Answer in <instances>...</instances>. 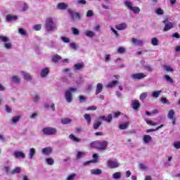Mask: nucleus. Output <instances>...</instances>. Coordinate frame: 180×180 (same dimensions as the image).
<instances>
[{
    "mask_svg": "<svg viewBox=\"0 0 180 180\" xmlns=\"http://www.w3.org/2000/svg\"><path fill=\"white\" fill-rule=\"evenodd\" d=\"M45 29L46 32H56V30H57V25L54 22L53 18H46L45 22Z\"/></svg>",
    "mask_w": 180,
    "mask_h": 180,
    "instance_id": "obj_1",
    "label": "nucleus"
},
{
    "mask_svg": "<svg viewBox=\"0 0 180 180\" xmlns=\"http://www.w3.org/2000/svg\"><path fill=\"white\" fill-rule=\"evenodd\" d=\"M77 89L75 87H70L65 92V99L66 101H68L69 103H71L72 102V94L74 92H77Z\"/></svg>",
    "mask_w": 180,
    "mask_h": 180,
    "instance_id": "obj_2",
    "label": "nucleus"
},
{
    "mask_svg": "<svg viewBox=\"0 0 180 180\" xmlns=\"http://www.w3.org/2000/svg\"><path fill=\"white\" fill-rule=\"evenodd\" d=\"M10 40L11 39H9V37L0 35V41H3L4 43V47L6 49V50L12 49L13 44L12 43L9 42Z\"/></svg>",
    "mask_w": 180,
    "mask_h": 180,
    "instance_id": "obj_3",
    "label": "nucleus"
},
{
    "mask_svg": "<svg viewBox=\"0 0 180 180\" xmlns=\"http://www.w3.org/2000/svg\"><path fill=\"white\" fill-rule=\"evenodd\" d=\"M42 132L45 136H56L57 134V129L54 127H45L42 129Z\"/></svg>",
    "mask_w": 180,
    "mask_h": 180,
    "instance_id": "obj_4",
    "label": "nucleus"
},
{
    "mask_svg": "<svg viewBox=\"0 0 180 180\" xmlns=\"http://www.w3.org/2000/svg\"><path fill=\"white\" fill-rule=\"evenodd\" d=\"M68 12L72 22H75V20H79V19H81V15L73 9L69 8L68 9Z\"/></svg>",
    "mask_w": 180,
    "mask_h": 180,
    "instance_id": "obj_5",
    "label": "nucleus"
},
{
    "mask_svg": "<svg viewBox=\"0 0 180 180\" xmlns=\"http://www.w3.org/2000/svg\"><path fill=\"white\" fill-rule=\"evenodd\" d=\"M125 6H127V9L131 11L134 13H140V8L138 6H133V4L130 1H125L124 2Z\"/></svg>",
    "mask_w": 180,
    "mask_h": 180,
    "instance_id": "obj_6",
    "label": "nucleus"
},
{
    "mask_svg": "<svg viewBox=\"0 0 180 180\" xmlns=\"http://www.w3.org/2000/svg\"><path fill=\"white\" fill-rule=\"evenodd\" d=\"M107 167L110 169H114L115 168H119L120 167V163L110 159L107 161Z\"/></svg>",
    "mask_w": 180,
    "mask_h": 180,
    "instance_id": "obj_7",
    "label": "nucleus"
},
{
    "mask_svg": "<svg viewBox=\"0 0 180 180\" xmlns=\"http://www.w3.org/2000/svg\"><path fill=\"white\" fill-rule=\"evenodd\" d=\"M108 143L106 141H98L97 150L98 151H105L108 148Z\"/></svg>",
    "mask_w": 180,
    "mask_h": 180,
    "instance_id": "obj_8",
    "label": "nucleus"
},
{
    "mask_svg": "<svg viewBox=\"0 0 180 180\" xmlns=\"http://www.w3.org/2000/svg\"><path fill=\"white\" fill-rule=\"evenodd\" d=\"M162 22L165 25L163 29L164 32H168V30H171V29L174 27V24L172 22H168V20H164Z\"/></svg>",
    "mask_w": 180,
    "mask_h": 180,
    "instance_id": "obj_9",
    "label": "nucleus"
},
{
    "mask_svg": "<svg viewBox=\"0 0 180 180\" xmlns=\"http://www.w3.org/2000/svg\"><path fill=\"white\" fill-rule=\"evenodd\" d=\"M21 74L23 76L24 79L27 82H30L31 81H33V76H32L30 73L27 72L22 71Z\"/></svg>",
    "mask_w": 180,
    "mask_h": 180,
    "instance_id": "obj_10",
    "label": "nucleus"
},
{
    "mask_svg": "<svg viewBox=\"0 0 180 180\" xmlns=\"http://www.w3.org/2000/svg\"><path fill=\"white\" fill-rule=\"evenodd\" d=\"M13 156L15 157V158H26V155L25 153L20 150H15L13 153Z\"/></svg>",
    "mask_w": 180,
    "mask_h": 180,
    "instance_id": "obj_11",
    "label": "nucleus"
},
{
    "mask_svg": "<svg viewBox=\"0 0 180 180\" xmlns=\"http://www.w3.org/2000/svg\"><path fill=\"white\" fill-rule=\"evenodd\" d=\"M146 75L144 73H135L131 75L132 79H143Z\"/></svg>",
    "mask_w": 180,
    "mask_h": 180,
    "instance_id": "obj_12",
    "label": "nucleus"
},
{
    "mask_svg": "<svg viewBox=\"0 0 180 180\" xmlns=\"http://www.w3.org/2000/svg\"><path fill=\"white\" fill-rule=\"evenodd\" d=\"M113 119V116L112 115V114H108V118L106 117V116L103 115L98 117V120H104V122H108V123H110V122H112Z\"/></svg>",
    "mask_w": 180,
    "mask_h": 180,
    "instance_id": "obj_13",
    "label": "nucleus"
},
{
    "mask_svg": "<svg viewBox=\"0 0 180 180\" xmlns=\"http://www.w3.org/2000/svg\"><path fill=\"white\" fill-rule=\"evenodd\" d=\"M131 41L134 46H139V47H143L144 41L141 39H137L136 38H131Z\"/></svg>",
    "mask_w": 180,
    "mask_h": 180,
    "instance_id": "obj_14",
    "label": "nucleus"
},
{
    "mask_svg": "<svg viewBox=\"0 0 180 180\" xmlns=\"http://www.w3.org/2000/svg\"><path fill=\"white\" fill-rule=\"evenodd\" d=\"M18 15H13L12 14H8L6 18V22H15L18 20Z\"/></svg>",
    "mask_w": 180,
    "mask_h": 180,
    "instance_id": "obj_15",
    "label": "nucleus"
},
{
    "mask_svg": "<svg viewBox=\"0 0 180 180\" xmlns=\"http://www.w3.org/2000/svg\"><path fill=\"white\" fill-rule=\"evenodd\" d=\"M41 153L42 154H44V155H50V154L53 153V148L51 147L44 148L41 150Z\"/></svg>",
    "mask_w": 180,
    "mask_h": 180,
    "instance_id": "obj_16",
    "label": "nucleus"
},
{
    "mask_svg": "<svg viewBox=\"0 0 180 180\" xmlns=\"http://www.w3.org/2000/svg\"><path fill=\"white\" fill-rule=\"evenodd\" d=\"M50 72V69L49 68H44L41 70L40 75L41 78H46Z\"/></svg>",
    "mask_w": 180,
    "mask_h": 180,
    "instance_id": "obj_17",
    "label": "nucleus"
},
{
    "mask_svg": "<svg viewBox=\"0 0 180 180\" xmlns=\"http://www.w3.org/2000/svg\"><path fill=\"white\" fill-rule=\"evenodd\" d=\"M57 9H59L60 11H65V9H68V4L62 2V3H59L57 6H56Z\"/></svg>",
    "mask_w": 180,
    "mask_h": 180,
    "instance_id": "obj_18",
    "label": "nucleus"
},
{
    "mask_svg": "<svg viewBox=\"0 0 180 180\" xmlns=\"http://www.w3.org/2000/svg\"><path fill=\"white\" fill-rule=\"evenodd\" d=\"M131 106L134 110H138L140 108V102L138 100H134L131 101Z\"/></svg>",
    "mask_w": 180,
    "mask_h": 180,
    "instance_id": "obj_19",
    "label": "nucleus"
},
{
    "mask_svg": "<svg viewBox=\"0 0 180 180\" xmlns=\"http://www.w3.org/2000/svg\"><path fill=\"white\" fill-rule=\"evenodd\" d=\"M85 68V64H84V63H76L74 65V70L75 71H81V70H83V68Z\"/></svg>",
    "mask_w": 180,
    "mask_h": 180,
    "instance_id": "obj_20",
    "label": "nucleus"
},
{
    "mask_svg": "<svg viewBox=\"0 0 180 180\" xmlns=\"http://www.w3.org/2000/svg\"><path fill=\"white\" fill-rule=\"evenodd\" d=\"M84 33L85 36H86V37H90L91 39L96 36V34H95L94 31H91V30H85Z\"/></svg>",
    "mask_w": 180,
    "mask_h": 180,
    "instance_id": "obj_21",
    "label": "nucleus"
},
{
    "mask_svg": "<svg viewBox=\"0 0 180 180\" xmlns=\"http://www.w3.org/2000/svg\"><path fill=\"white\" fill-rule=\"evenodd\" d=\"M28 155L30 160H33L34 155H36V149L34 148H31L29 150Z\"/></svg>",
    "mask_w": 180,
    "mask_h": 180,
    "instance_id": "obj_22",
    "label": "nucleus"
},
{
    "mask_svg": "<svg viewBox=\"0 0 180 180\" xmlns=\"http://www.w3.org/2000/svg\"><path fill=\"white\" fill-rule=\"evenodd\" d=\"M103 91V84L98 83L96 85V95H99Z\"/></svg>",
    "mask_w": 180,
    "mask_h": 180,
    "instance_id": "obj_23",
    "label": "nucleus"
},
{
    "mask_svg": "<svg viewBox=\"0 0 180 180\" xmlns=\"http://www.w3.org/2000/svg\"><path fill=\"white\" fill-rule=\"evenodd\" d=\"M115 29H117V30H124V29H127V25L124 22L117 25H115Z\"/></svg>",
    "mask_w": 180,
    "mask_h": 180,
    "instance_id": "obj_24",
    "label": "nucleus"
},
{
    "mask_svg": "<svg viewBox=\"0 0 180 180\" xmlns=\"http://www.w3.org/2000/svg\"><path fill=\"white\" fill-rule=\"evenodd\" d=\"M119 84V81L117 80H114L110 83H108L106 86V88H115L116 85Z\"/></svg>",
    "mask_w": 180,
    "mask_h": 180,
    "instance_id": "obj_25",
    "label": "nucleus"
},
{
    "mask_svg": "<svg viewBox=\"0 0 180 180\" xmlns=\"http://www.w3.org/2000/svg\"><path fill=\"white\" fill-rule=\"evenodd\" d=\"M11 81L14 84H20V77L19 76H13L11 78Z\"/></svg>",
    "mask_w": 180,
    "mask_h": 180,
    "instance_id": "obj_26",
    "label": "nucleus"
},
{
    "mask_svg": "<svg viewBox=\"0 0 180 180\" xmlns=\"http://www.w3.org/2000/svg\"><path fill=\"white\" fill-rule=\"evenodd\" d=\"M101 125H102V121L98 120L94 122V123L93 124V127L95 130H96V129H99V127H101Z\"/></svg>",
    "mask_w": 180,
    "mask_h": 180,
    "instance_id": "obj_27",
    "label": "nucleus"
},
{
    "mask_svg": "<svg viewBox=\"0 0 180 180\" xmlns=\"http://www.w3.org/2000/svg\"><path fill=\"white\" fill-rule=\"evenodd\" d=\"M143 142L145 144H148L151 140H153V138H151V136L150 135H144L143 138Z\"/></svg>",
    "mask_w": 180,
    "mask_h": 180,
    "instance_id": "obj_28",
    "label": "nucleus"
},
{
    "mask_svg": "<svg viewBox=\"0 0 180 180\" xmlns=\"http://www.w3.org/2000/svg\"><path fill=\"white\" fill-rule=\"evenodd\" d=\"M20 172H22V169L20 167H15L14 169L10 172V174L11 175H15L16 174H20Z\"/></svg>",
    "mask_w": 180,
    "mask_h": 180,
    "instance_id": "obj_29",
    "label": "nucleus"
},
{
    "mask_svg": "<svg viewBox=\"0 0 180 180\" xmlns=\"http://www.w3.org/2000/svg\"><path fill=\"white\" fill-rule=\"evenodd\" d=\"M41 98V96L40 94H35L33 98L32 101L34 102V103H38V102H40V99Z\"/></svg>",
    "mask_w": 180,
    "mask_h": 180,
    "instance_id": "obj_30",
    "label": "nucleus"
},
{
    "mask_svg": "<svg viewBox=\"0 0 180 180\" xmlns=\"http://www.w3.org/2000/svg\"><path fill=\"white\" fill-rule=\"evenodd\" d=\"M69 139H70V140H72V141H75V143H79V141H81L80 139L75 137V136L72 134L69 135Z\"/></svg>",
    "mask_w": 180,
    "mask_h": 180,
    "instance_id": "obj_31",
    "label": "nucleus"
},
{
    "mask_svg": "<svg viewBox=\"0 0 180 180\" xmlns=\"http://www.w3.org/2000/svg\"><path fill=\"white\" fill-rule=\"evenodd\" d=\"M91 174H92L93 175H101V174H102V169H91Z\"/></svg>",
    "mask_w": 180,
    "mask_h": 180,
    "instance_id": "obj_32",
    "label": "nucleus"
},
{
    "mask_svg": "<svg viewBox=\"0 0 180 180\" xmlns=\"http://www.w3.org/2000/svg\"><path fill=\"white\" fill-rule=\"evenodd\" d=\"M174 116H175V111H174V110H170L167 115L168 119H170V120H174Z\"/></svg>",
    "mask_w": 180,
    "mask_h": 180,
    "instance_id": "obj_33",
    "label": "nucleus"
},
{
    "mask_svg": "<svg viewBox=\"0 0 180 180\" xmlns=\"http://www.w3.org/2000/svg\"><path fill=\"white\" fill-rule=\"evenodd\" d=\"M122 178V173L120 172H115L112 174V179H120Z\"/></svg>",
    "mask_w": 180,
    "mask_h": 180,
    "instance_id": "obj_34",
    "label": "nucleus"
},
{
    "mask_svg": "<svg viewBox=\"0 0 180 180\" xmlns=\"http://www.w3.org/2000/svg\"><path fill=\"white\" fill-rule=\"evenodd\" d=\"M72 122V120L65 117L61 120V123H63V124H70V123H71Z\"/></svg>",
    "mask_w": 180,
    "mask_h": 180,
    "instance_id": "obj_35",
    "label": "nucleus"
},
{
    "mask_svg": "<svg viewBox=\"0 0 180 180\" xmlns=\"http://www.w3.org/2000/svg\"><path fill=\"white\" fill-rule=\"evenodd\" d=\"M61 60V56H60L58 54H56L52 57V61L53 63H58Z\"/></svg>",
    "mask_w": 180,
    "mask_h": 180,
    "instance_id": "obj_36",
    "label": "nucleus"
},
{
    "mask_svg": "<svg viewBox=\"0 0 180 180\" xmlns=\"http://www.w3.org/2000/svg\"><path fill=\"white\" fill-rule=\"evenodd\" d=\"M164 79H165L169 84H174V79H172L168 75L164 76Z\"/></svg>",
    "mask_w": 180,
    "mask_h": 180,
    "instance_id": "obj_37",
    "label": "nucleus"
},
{
    "mask_svg": "<svg viewBox=\"0 0 180 180\" xmlns=\"http://www.w3.org/2000/svg\"><path fill=\"white\" fill-rule=\"evenodd\" d=\"M129 122H125L124 124H122L119 126V128L120 129V130H126V129L127 127H129Z\"/></svg>",
    "mask_w": 180,
    "mask_h": 180,
    "instance_id": "obj_38",
    "label": "nucleus"
},
{
    "mask_svg": "<svg viewBox=\"0 0 180 180\" xmlns=\"http://www.w3.org/2000/svg\"><path fill=\"white\" fill-rule=\"evenodd\" d=\"M84 119L87 122L88 124H91V120H92V118L91 117V115L86 114L84 115Z\"/></svg>",
    "mask_w": 180,
    "mask_h": 180,
    "instance_id": "obj_39",
    "label": "nucleus"
},
{
    "mask_svg": "<svg viewBox=\"0 0 180 180\" xmlns=\"http://www.w3.org/2000/svg\"><path fill=\"white\" fill-rule=\"evenodd\" d=\"M46 162L48 165H54V159L49 158L46 159Z\"/></svg>",
    "mask_w": 180,
    "mask_h": 180,
    "instance_id": "obj_40",
    "label": "nucleus"
},
{
    "mask_svg": "<svg viewBox=\"0 0 180 180\" xmlns=\"http://www.w3.org/2000/svg\"><path fill=\"white\" fill-rule=\"evenodd\" d=\"M143 68L144 70H146V71H154V68H153V66H151V65H143Z\"/></svg>",
    "mask_w": 180,
    "mask_h": 180,
    "instance_id": "obj_41",
    "label": "nucleus"
},
{
    "mask_svg": "<svg viewBox=\"0 0 180 180\" xmlns=\"http://www.w3.org/2000/svg\"><path fill=\"white\" fill-rule=\"evenodd\" d=\"M161 91H153L151 95L152 98H158V96H160V95L161 94Z\"/></svg>",
    "mask_w": 180,
    "mask_h": 180,
    "instance_id": "obj_42",
    "label": "nucleus"
},
{
    "mask_svg": "<svg viewBox=\"0 0 180 180\" xmlns=\"http://www.w3.org/2000/svg\"><path fill=\"white\" fill-rule=\"evenodd\" d=\"M89 146L91 148H96L98 150V141L91 142Z\"/></svg>",
    "mask_w": 180,
    "mask_h": 180,
    "instance_id": "obj_43",
    "label": "nucleus"
},
{
    "mask_svg": "<svg viewBox=\"0 0 180 180\" xmlns=\"http://www.w3.org/2000/svg\"><path fill=\"white\" fill-rule=\"evenodd\" d=\"M18 32L21 36H27V32L23 29V28H19L18 29Z\"/></svg>",
    "mask_w": 180,
    "mask_h": 180,
    "instance_id": "obj_44",
    "label": "nucleus"
},
{
    "mask_svg": "<svg viewBox=\"0 0 180 180\" xmlns=\"http://www.w3.org/2000/svg\"><path fill=\"white\" fill-rule=\"evenodd\" d=\"M151 44L153 46H158V39H157L156 37L152 38Z\"/></svg>",
    "mask_w": 180,
    "mask_h": 180,
    "instance_id": "obj_45",
    "label": "nucleus"
},
{
    "mask_svg": "<svg viewBox=\"0 0 180 180\" xmlns=\"http://www.w3.org/2000/svg\"><path fill=\"white\" fill-rule=\"evenodd\" d=\"M70 49H72V50H77L78 49V44H75V42L70 44Z\"/></svg>",
    "mask_w": 180,
    "mask_h": 180,
    "instance_id": "obj_46",
    "label": "nucleus"
},
{
    "mask_svg": "<svg viewBox=\"0 0 180 180\" xmlns=\"http://www.w3.org/2000/svg\"><path fill=\"white\" fill-rule=\"evenodd\" d=\"M72 32L75 34V36H79V30L75 27H72Z\"/></svg>",
    "mask_w": 180,
    "mask_h": 180,
    "instance_id": "obj_47",
    "label": "nucleus"
},
{
    "mask_svg": "<svg viewBox=\"0 0 180 180\" xmlns=\"http://www.w3.org/2000/svg\"><path fill=\"white\" fill-rule=\"evenodd\" d=\"M20 120V116L13 117L11 120L12 123H18Z\"/></svg>",
    "mask_w": 180,
    "mask_h": 180,
    "instance_id": "obj_48",
    "label": "nucleus"
},
{
    "mask_svg": "<svg viewBox=\"0 0 180 180\" xmlns=\"http://www.w3.org/2000/svg\"><path fill=\"white\" fill-rule=\"evenodd\" d=\"M3 172H5L6 174H9V172H11V167L8 166H4Z\"/></svg>",
    "mask_w": 180,
    "mask_h": 180,
    "instance_id": "obj_49",
    "label": "nucleus"
},
{
    "mask_svg": "<svg viewBox=\"0 0 180 180\" xmlns=\"http://www.w3.org/2000/svg\"><path fill=\"white\" fill-rule=\"evenodd\" d=\"M147 96L148 94L146 92L142 93L139 96V99H141V101H144V99L147 98Z\"/></svg>",
    "mask_w": 180,
    "mask_h": 180,
    "instance_id": "obj_50",
    "label": "nucleus"
},
{
    "mask_svg": "<svg viewBox=\"0 0 180 180\" xmlns=\"http://www.w3.org/2000/svg\"><path fill=\"white\" fill-rule=\"evenodd\" d=\"M33 29L34 30H36V31L41 30V24L35 25H34Z\"/></svg>",
    "mask_w": 180,
    "mask_h": 180,
    "instance_id": "obj_51",
    "label": "nucleus"
},
{
    "mask_svg": "<svg viewBox=\"0 0 180 180\" xmlns=\"http://www.w3.org/2000/svg\"><path fill=\"white\" fill-rule=\"evenodd\" d=\"M117 53H119L120 54H123V53H126V49H124V47H120L117 49Z\"/></svg>",
    "mask_w": 180,
    "mask_h": 180,
    "instance_id": "obj_52",
    "label": "nucleus"
},
{
    "mask_svg": "<svg viewBox=\"0 0 180 180\" xmlns=\"http://www.w3.org/2000/svg\"><path fill=\"white\" fill-rule=\"evenodd\" d=\"M93 158H94V159L91 160H92V162H93L94 163L98 162V154H96V153L94 154V155H93Z\"/></svg>",
    "mask_w": 180,
    "mask_h": 180,
    "instance_id": "obj_53",
    "label": "nucleus"
},
{
    "mask_svg": "<svg viewBox=\"0 0 180 180\" xmlns=\"http://www.w3.org/2000/svg\"><path fill=\"white\" fill-rule=\"evenodd\" d=\"M77 157L78 159L82 158V157H85V153L84 152L79 151L77 152Z\"/></svg>",
    "mask_w": 180,
    "mask_h": 180,
    "instance_id": "obj_54",
    "label": "nucleus"
},
{
    "mask_svg": "<svg viewBox=\"0 0 180 180\" xmlns=\"http://www.w3.org/2000/svg\"><path fill=\"white\" fill-rule=\"evenodd\" d=\"M77 176V174L73 173L72 174H70L67 179L66 180H74V179Z\"/></svg>",
    "mask_w": 180,
    "mask_h": 180,
    "instance_id": "obj_55",
    "label": "nucleus"
},
{
    "mask_svg": "<svg viewBox=\"0 0 180 180\" xmlns=\"http://www.w3.org/2000/svg\"><path fill=\"white\" fill-rule=\"evenodd\" d=\"M164 70H165V71H167V72H171L173 71L172 68H171L170 66H168V65H165Z\"/></svg>",
    "mask_w": 180,
    "mask_h": 180,
    "instance_id": "obj_56",
    "label": "nucleus"
},
{
    "mask_svg": "<svg viewBox=\"0 0 180 180\" xmlns=\"http://www.w3.org/2000/svg\"><path fill=\"white\" fill-rule=\"evenodd\" d=\"M77 5H86V1H85V0H78L77 1Z\"/></svg>",
    "mask_w": 180,
    "mask_h": 180,
    "instance_id": "obj_57",
    "label": "nucleus"
},
{
    "mask_svg": "<svg viewBox=\"0 0 180 180\" xmlns=\"http://www.w3.org/2000/svg\"><path fill=\"white\" fill-rule=\"evenodd\" d=\"M87 18H92L94 16V11L92 10H89L86 13Z\"/></svg>",
    "mask_w": 180,
    "mask_h": 180,
    "instance_id": "obj_58",
    "label": "nucleus"
},
{
    "mask_svg": "<svg viewBox=\"0 0 180 180\" xmlns=\"http://www.w3.org/2000/svg\"><path fill=\"white\" fill-rule=\"evenodd\" d=\"M110 29L112 32V33H114V34H115L116 37H119V32H117V31L116 30H115V28L110 27Z\"/></svg>",
    "mask_w": 180,
    "mask_h": 180,
    "instance_id": "obj_59",
    "label": "nucleus"
},
{
    "mask_svg": "<svg viewBox=\"0 0 180 180\" xmlns=\"http://www.w3.org/2000/svg\"><path fill=\"white\" fill-rule=\"evenodd\" d=\"M62 41H63V43H70V38H67L65 37H60Z\"/></svg>",
    "mask_w": 180,
    "mask_h": 180,
    "instance_id": "obj_60",
    "label": "nucleus"
},
{
    "mask_svg": "<svg viewBox=\"0 0 180 180\" xmlns=\"http://www.w3.org/2000/svg\"><path fill=\"white\" fill-rule=\"evenodd\" d=\"M39 116V114L37 112H34L32 115H30V118L31 119H37V117Z\"/></svg>",
    "mask_w": 180,
    "mask_h": 180,
    "instance_id": "obj_61",
    "label": "nucleus"
},
{
    "mask_svg": "<svg viewBox=\"0 0 180 180\" xmlns=\"http://www.w3.org/2000/svg\"><path fill=\"white\" fill-rule=\"evenodd\" d=\"M155 12L158 15H164V11L161 8L156 9Z\"/></svg>",
    "mask_w": 180,
    "mask_h": 180,
    "instance_id": "obj_62",
    "label": "nucleus"
},
{
    "mask_svg": "<svg viewBox=\"0 0 180 180\" xmlns=\"http://www.w3.org/2000/svg\"><path fill=\"white\" fill-rule=\"evenodd\" d=\"M174 147L176 148V150H179V148H180V142H174Z\"/></svg>",
    "mask_w": 180,
    "mask_h": 180,
    "instance_id": "obj_63",
    "label": "nucleus"
},
{
    "mask_svg": "<svg viewBox=\"0 0 180 180\" xmlns=\"http://www.w3.org/2000/svg\"><path fill=\"white\" fill-rule=\"evenodd\" d=\"M86 110H96V106L91 105L89 108H87Z\"/></svg>",
    "mask_w": 180,
    "mask_h": 180,
    "instance_id": "obj_64",
    "label": "nucleus"
}]
</instances>
